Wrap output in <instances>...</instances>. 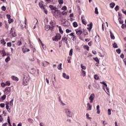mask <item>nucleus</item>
I'll list each match as a JSON object with an SVG mask.
<instances>
[{
  "label": "nucleus",
  "mask_w": 126,
  "mask_h": 126,
  "mask_svg": "<svg viewBox=\"0 0 126 126\" xmlns=\"http://www.w3.org/2000/svg\"><path fill=\"white\" fill-rule=\"evenodd\" d=\"M62 13H61V11L60 10H55L54 16L56 18H60L61 17Z\"/></svg>",
  "instance_id": "nucleus-1"
},
{
  "label": "nucleus",
  "mask_w": 126,
  "mask_h": 126,
  "mask_svg": "<svg viewBox=\"0 0 126 126\" xmlns=\"http://www.w3.org/2000/svg\"><path fill=\"white\" fill-rule=\"evenodd\" d=\"M62 38V35L60 34H57L53 38V40L58 42L59 40H61Z\"/></svg>",
  "instance_id": "nucleus-2"
},
{
  "label": "nucleus",
  "mask_w": 126,
  "mask_h": 126,
  "mask_svg": "<svg viewBox=\"0 0 126 126\" xmlns=\"http://www.w3.org/2000/svg\"><path fill=\"white\" fill-rule=\"evenodd\" d=\"M89 99L90 100V103H93V101H94V99H95V94H92L89 97Z\"/></svg>",
  "instance_id": "nucleus-3"
},
{
  "label": "nucleus",
  "mask_w": 126,
  "mask_h": 126,
  "mask_svg": "<svg viewBox=\"0 0 126 126\" xmlns=\"http://www.w3.org/2000/svg\"><path fill=\"white\" fill-rule=\"evenodd\" d=\"M10 92H11V88L10 87H6L4 91L5 94L7 95L8 94H9Z\"/></svg>",
  "instance_id": "nucleus-4"
},
{
  "label": "nucleus",
  "mask_w": 126,
  "mask_h": 126,
  "mask_svg": "<svg viewBox=\"0 0 126 126\" xmlns=\"http://www.w3.org/2000/svg\"><path fill=\"white\" fill-rule=\"evenodd\" d=\"M65 114H66L68 117H71V116H72V113L70 112V111L68 109H65Z\"/></svg>",
  "instance_id": "nucleus-5"
},
{
  "label": "nucleus",
  "mask_w": 126,
  "mask_h": 126,
  "mask_svg": "<svg viewBox=\"0 0 126 126\" xmlns=\"http://www.w3.org/2000/svg\"><path fill=\"white\" fill-rule=\"evenodd\" d=\"M23 85L25 86H26V85H27L28 84V78H27V77H24L23 78Z\"/></svg>",
  "instance_id": "nucleus-6"
},
{
  "label": "nucleus",
  "mask_w": 126,
  "mask_h": 126,
  "mask_svg": "<svg viewBox=\"0 0 126 126\" xmlns=\"http://www.w3.org/2000/svg\"><path fill=\"white\" fill-rule=\"evenodd\" d=\"M10 34H12V36H13V37H16V33H15L14 28H12L11 29V31H10Z\"/></svg>",
  "instance_id": "nucleus-7"
},
{
  "label": "nucleus",
  "mask_w": 126,
  "mask_h": 126,
  "mask_svg": "<svg viewBox=\"0 0 126 126\" xmlns=\"http://www.w3.org/2000/svg\"><path fill=\"white\" fill-rule=\"evenodd\" d=\"M25 23H23L21 25V28L22 29H24V28H26V18H25Z\"/></svg>",
  "instance_id": "nucleus-8"
},
{
  "label": "nucleus",
  "mask_w": 126,
  "mask_h": 126,
  "mask_svg": "<svg viewBox=\"0 0 126 126\" xmlns=\"http://www.w3.org/2000/svg\"><path fill=\"white\" fill-rule=\"evenodd\" d=\"M92 110V105L90 103H87V111H91Z\"/></svg>",
  "instance_id": "nucleus-9"
},
{
  "label": "nucleus",
  "mask_w": 126,
  "mask_h": 126,
  "mask_svg": "<svg viewBox=\"0 0 126 126\" xmlns=\"http://www.w3.org/2000/svg\"><path fill=\"white\" fill-rule=\"evenodd\" d=\"M93 86L94 87V88H96V89H97L98 90L100 89V86L97 83H95L94 84Z\"/></svg>",
  "instance_id": "nucleus-10"
},
{
  "label": "nucleus",
  "mask_w": 126,
  "mask_h": 126,
  "mask_svg": "<svg viewBox=\"0 0 126 126\" xmlns=\"http://www.w3.org/2000/svg\"><path fill=\"white\" fill-rule=\"evenodd\" d=\"M62 41H63L64 42H65V44H66V45H67L68 43L67 42V37H66V36H63L62 37Z\"/></svg>",
  "instance_id": "nucleus-11"
},
{
  "label": "nucleus",
  "mask_w": 126,
  "mask_h": 126,
  "mask_svg": "<svg viewBox=\"0 0 126 126\" xmlns=\"http://www.w3.org/2000/svg\"><path fill=\"white\" fill-rule=\"evenodd\" d=\"M63 78H65V79H69V76L66 75L65 73H63Z\"/></svg>",
  "instance_id": "nucleus-12"
},
{
  "label": "nucleus",
  "mask_w": 126,
  "mask_h": 126,
  "mask_svg": "<svg viewBox=\"0 0 126 126\" xmlns=\"http://www.w3.org/2000/svg\"><path fill=\"white\" fill-rule=\"evenodd\" d=\"M88 26H89V27L87 28V29L90 32V31H91V29H92V26H93V24L92 23H91L90 25H88Z\"/></svg>",
  "instance_id": "nucleus-13"
},
{
  "label": "nucleus",
  "mask_w": 126,
  "mask_h": 126,
  "mask_svg": "<svg viewBox=\"0 0 126 126\" xmlns=\"http://www.w3.org/2000/svg\"><path fill=\"white\" fill-rule=\"evenodd\" d=\"M22 51H23V53H26V52H30V49H28L26 47H24L22 49Z\"/></svg>",
  "instance_id": "nucleus-14"
},
{
  "label": "nucleus",
  "mask_w": 126,
  "mask_h": 126,
  "mask_svg": "<svg viewBox=\"0 0 126 126\" xmlns=\"http://www.w3.org/2000/svg\"><path fill=\"white\" fill-rule=\"evenodd\" d=\"M50 24L51 25V26H50L51 29H50L52 31L55 28V25H54V22H53V21L50 22Z\"/></svg>",
  "instance_id": "nucleus-15"
},
{
  "label": "nucleus",
  "mask_w": 126,
  "mask_h": 126,
  "mask_svg": "<svg viewBox=\"0 0 126 126\" xmlns=\"http://www.w3.org/2000/svg\"><path fill=\"white\" fill-rule=\"evenodd\" d=\"M94 40L96 42H100V36L99 35L95 36Z\"/></svg>",
  "instance_id": "nucleus-16"
},
{
  "label": "nucleus",
  "mask_w": 126,
  "mask_h": 126,
  "mask_svg": "<svg viewBox=\"0 0 126 126\" xmlns=\"http://www.w3.org/2000/svg\"><path fill=\"white\" fill-rule=\"evenodd\" d=\"M50 29L51 30V26H50V25H46L45 26V30H46V31H49V30Z\"/></svg>",
  "instance_id": "nucleus-17"
},
{
  "label": "nucleus",
  "mask_w": 126,
  "mask_h": 126,
  "mask_svg": "<svg viewBox=\"0 0 126 126\" xmlns=\"http://www.w3.org/2000/svg\"><path fill=\"white\" fill-rule=\"evenodd\" d=\"M49 7L52 10H57V7L54 6V5H50L49 6Z\"/></svg>",
  "instance_id": "nucleus-18"
},
{
  "label": "nucleus",
  "mask_w": 126,
  "mask_h": 126,
  "mask_svg": "<svg viewBox=\"0 0 126 126\" xmlns=\"http://www.w3.org/2000/svg\"><path fill=\"white\" fill-rule=\"evenodd\" d=\"M50 63L47 61L42 62V64L43 66H47Z\"/></svg>",
  "instance_id": "nucleus-19"
},
{
  "label": "nucleus",
  "mask_w": 126,
  "mask_h": 126,
  "mask_svg": "<svg viewBox=\"0 0 126 126\" xmlns=\"http://www.w3.org/2000/svg\"><path fill=\"white\" fill-rule=\"evenodd\" d=\"M97 114H100V105H98L96 106Z\"/></svg>",
  "instance_id": "nucleus-20"
},
{
  "label": "nucleus",
  "mask_w": 126,
  "mask_h": 126,
  "mask_svg": "<svg viewBox=\"0 0 126 126\" xmlns=\"http://www.w3.org/2000/svg\"><path fill=\"white\" fill-rule=\"evenodd\" d=\"M109 32H110V37H111V39L114 40L115 39V36L114 35V34H113L112 33V32H111V30H110Z\"/></svg>",
  "instance_id": "nucleus-21"
},
{
  "label": "nucleus",
  "mask_w": 126,
  "mask_h": 126,
  "mask_svg": "<svg viewBox=\"0 0 126 126\" xmlns=\"http://www.w3.org/2000/svg\"><path fill=\"white\" fill-rule=\"evenodd\" d=\"M81 75L82 76H85V75H86V72H85V71L82 69L81 70Z\"/></svg>",
  "instance_id": "nucleus-22"
},
{
  "label": "nucleus",
  "mask_w": 126,
  "mask_h": 126,
  "mask_svg": "<svg viewBox=\"0 0 126 126\" xmlns=\"http://www.w3.org/2000/svg\"><path fill=\"white\" fill-rule=\"evenodd\" d=\"M81 19H82V22L83 24L86 25L87 23L86 22V21L85 20L83 19V17H81Z\"/></svg>",
  "instance_id": "nucleus-23"
},
{
  "label": "nucleus",
  "mask_w": 126,
  "mask_h": 126,
  "mask_svg": "<svg viewBox=\"0 0 126 126\" xmlns=\"http://www.w3.org/2000/svg\"><path fill=\"white\" fill-rule=\"evenodd\" d=\"M76 34L77 35H81L82 34V31L79 30L76 32Z\"/></svg>",
  "instance_id": "nucleus-24"
},
{
  "label": "nucleus",
  "mask_w": 126,
  "mask_h": 126,
  "mask_svg": "<svg viewBox=\"0 0 126 126\" xmlns=\"http://www.w3.org/2000/svg\"><path fill=\"white\" fill-rule=\"evenodd\" d=\"M39 5L40 6V8H44L45 7H44V6L43 5V2H40L39 3Z\"/></svg>",
  "instance_id": "nucleus-25"
},
{
  "label": "nucleus",
  "mask_w": 126,
  "mask_h": 126,
  "mask_svg": "<svg viewBox=\"0 0 126 126\" xmlns=\"http://www.w3.org/2000/svg\"><path fill=\"white\" fill-rule=\"evenodd\" d=\"M11 78H12V79H13V80H16V81H18V78H17L14 76H11Z\"/></svg>",
  "instance_id": "nucleus-26"
},
{
  "label": "nucleus",
  "mask_w": 126,
  "mask_h": 126,
  "mask_svg": "<svg viewBox=\"0 0 126 126\" xmlns=\"http://www.w3.org/2000/svg\"><path fill=\"white\" fill-rule=\"evenodd\" d=\"M115 4L114 2H112L110 4V7L111 8H114V6H115Z\"/></svg>",
  "instance_id": "nucleus-27"
},
{
  "label": "nucleus",
  "mask_w": 126,
  "mask_h": 126,
  "mask_svg": "<svg viewBox=\"0 0 126 126\" xmlns=\"http://www.w3.org/2000/svg\"><path fill=\"white\" fill-rule=\"evenodd\" d=\"M5 105H6V110H8V109H9V102H6Z\"/></svg>",
  "instance_id": "nucleus-28"
},
{
  "label": "nucleus",
  "mask_w": 126,
  "mask_h": 126,
  "mask_svg": "<svg viewBox=\"0 0 126 126\" xmlns=\"http://www.w3.org/2000/svg\"><path fill=\"white\" fill-rule=\"evenodd\" d=\"M120 24H123L124 23V21H122V18L120 17L118 19Z\"/></svg>",
  "instance_id": "nucleus-29"
},
{
  "label": "nucleus",
  "mask_w": 126,
  "mask_h": 126,
  "mask_svg": "<svg viewBox=\"0 0 126 126\" xmlns=\"http://www.w3.org/2000/svg\"><path fill=\"white\" fill-rule=\"evenodd\" d=\"M9 61H10V58L9 57H7L5 59V62L6 63H8V62H9Z\"/></svg>",
  "instance_id": "nucleus-30"
},
{
  "label": "nucleus",
  "mask_w": 126,
  "mask_h": 126,
  "mask_svg": "<svg viewBox=\"0 0 126 126\" xmlns=\"http://www.w3.org/2000/svg\"><path fill=\"white\" fill-rule=\"evenodd\" d=\"M94 78L95 79V80H98V79H99V76H98L97 74H95L94 76Z\"/></svg>",
  "instance_id": "nucleus-31"
},
{
  "label": "nucleus",
  "mask_w": 126,
  "mask_h": 126,
  "mask_svg": "<svg viewBox=\"0 0 126 126\" xmlns=\"http://www.w3.org/2000/svg\"><path fill=\"white\" fill-rule=\"evenodd\" d=\"M81 67L82 70L84 69V70H85V69H86V66L83 65V64H81Z\"/></svg>",
  "instance_id": "nucleus-32"
},
{
  "label": "nucleus",
  "mask_w": 126,
  "mask_h": 126,
  "mask_svg": "<svg viewBox=\"0 0 126 126\" xmlns=\"http://www.w3.org/2000/svg\"><path fill=\"white\" fill-rule=\"evenodd\" d=\"M59 32L61 34H63V30H62V27H59Z\"/></svg>",
  "instance_id": "nucleus-33"
},
{
  "label": "nucleus",
  "mask_w": 126,
  "mask_h": 126,
  "mask_svg": "<svg viewBox=\"0 0 126 126\" xmlns=\"http://www.w3.org/2000/svg\"><path fill=\"white\" fill-rule=\"evenodd\" d=\"M84 48L86 49V50H87V51H89V46H88V45H84Z\"/></svg>",
  "instance_id": "nucleus-34"
},
{
  "label": "nucleus",
  "mask_w": 126,
  "mask_h": 126,
  "mask_svg": "<svg viewBox=\"0 0 126 126\" xmlns=\"http://www.w3.org/2000/svg\"><path fill=\"white\" fill-rule=\"evenodd\" d=\"M95 14H99V12H98V8L97 7L95 8Z\"/></svg>",
  "instance_id": "nucleus-35"
},
{
  "label": "nucleus",
  "mask_w": 126,
  "mask_h": 126,
  "mask_svg": "<svg viewBox=\"0 0 126 126\" xmlns=\"http://www.w3.org/2000/svg\"><path fill=\"white\" fill-rule=\"evenodd\" d=\"M28 122H29V123H31V124H33V120L32 119H31V118H29L28 119Z\"/></svg>",
  "instance_id": "nucleus-36"
},
{
  "label": "nucleus",
  "mask_w": 126,
  "mask_h": 126,
  "mask_svg": "<svg viewBox=\"0 0 126 126\" xmlns=\"http://www.w3.org/2000/svg\"><path fill=\"white\" fill-rule=\"evenodd\" d=\"M58 69H59L60 70L61 69H62V63H61L60 64H59V65L58 66Z\"/></svg>",
  "instance_id": "nucleus-37"
},
{
  "label": "nucleus",
  "mask_w": 126,
  "mask_h": 126,
  "mask_svg": "<svg viewBox=\"0 0 126 126\" xmlns=\"http://www.w3.org/2000/svg\"><path fill=\"white\" fill-rule=\"evenodd\" d=\"M10 106H13V99H12L9 102Z\"/></svg>",
  "instance_id": "nucleus-38"
},
{
  "label": "nucleus",
  "mask_w": 126,
  "mask_h": 126,
  "mask_svg": "<svg viewBox=\"0 0 126 126\" xmlns=\"http://www.w3.org/2000/svg\"><path fill=\"white\" fill-rule=\"evenodd\" d=\"M73 26H74V27H77L78 25H77V23H76V22H74L73 23Z\"/></svg>",
  "instance_id": "nucleus-39"
},
{
  "label": "nucleus",
  "mask_w": 126,
  "mask_h": 126,
  "mask_svg": "<svg viewBox=\"0 0 126 126\" xmlns=\"http://www.w3.org/2000/svg\"><path fill=\"white\" fill-rule=\"evenodd\" d=\"M21 44H22V42H21V41H20V40L18 41V42L17 43V46H20V45H21Z\"/></svg>",
  "instance_id": "nucleus-40"
},
{
  "label": "nucleus",
  "mask_w": 126,
  "mask_h": 126,
  "mask_svg": "<svg viewBox=\"0 0 126 126\" xmlns=\"http://www.w3.org/2000/svg\"><path fill=\"white\" fill-rule=\"evenodd\" d=\"M71 60V57H68L67 61L68 63H71L70 62V60Z\"/></svg>",
  "instance_id": "nucleus-41"
},
{
  "label": "nucleus",
  "mask_w": 126,
  "mask_h": 126,
  "mask_svg": "<svg viewBox=\"0 0 126 126\" xmlns=\"http://www.w3.org/2000/svg\"><path fill=\"white\" fill-rule=\"evenodd\" d=\"M1 43L2 44V45H5L6 44V42L4 41V39L1 40Z\"/></svg>",
  "instance_id": "nucleus-42"
},
{
  "label": "nucleus",
  "mask_w": 126,
  "mask_h": 126,
  "mask_svg": "<svg viewBox=\"0 0 126 126\" xmlns=\"http://www.w3.org/2000/svg\"><path fill=\"white\" fill-rule=\"evenodd\" d=\"M58 2L60 4H63V0H59Z\"/></svg>",
  "instance_id": "nucleus-43"
},
{
  "label": "nucleus",
  "mask_w": 126,
  "mask_h": 126,
  "mask_svg": "<svg viewBox=\"0 0 126 126\" xmlns=\"http://www.w3.org/2000/svg\"><path fill=\"white\" fill-rule=\"evenodd\" d=\"M73 53V50L71 49L69 52V56H72V53Z\"/></svg>",
  "instance_id": "nucleus-44"
},
{
  "label": "nucleus",
  "mask_w": 126,
  "mask_h": 126,
  "mask_svg": "<svg viewBox=\"0 0 126 126\" xmlns=\"http://www.w3.org/2000/svg\"><path fill=\"white\" fill-rule=\"evenodd\" d=\"M8 21V23H9V24H10V23H11V22H13V19H9Z\"/></svg>",
  "instance_id": "nucleus-45"
},
{
  "label": "nucleus",
  "mask_w": 126,
  "mask_h": 126,
  "mask_svg": "<svg viewBox=\"0 0 126 126\" xmlns=\"http://www.w3.org/2000/svg\"><path fill=\"white\" fill-rule=\"evenodd\" d=\"M113 46V48H118V45H117V44L115 42L114 43Z\"/></svg>",
  "instance_id": "nucleus-46"
},
{
  "label": "nucleus",
  "mask_w": 126,
  "mask_h": 126,
  "mask_svg": "<svg viewBox=\"0 0 126 126\" xmlns=\"http://www.w3.org/2000/svg\"><path fill=\"white\" fill-rule=\"evenodd\" d=\"M62 45H63V40L59 41V47L61 48L62 47Z\"/></svg>",
  "instance_id": "nucleus-47"
},
{
  "label": "nucleus",
  "mask_w": 126,
  "mask_h": 126,
  "mask_svg": "<svg viewBox=\"0 0 126 126\" xmlns=\"http://www.w3.org/2000/svg\"><path fill=\"white\" fill-rule=\"evenodd\" d=\"M7 47H11V46H12L11 42L7 43Z\"/></svg>",
  "instance_id": "nucleus-48"
},
{
  "label": "nucleus",
  "mask_w": 126,
  "mask_h": 126,
  "mask_svg": "<svg viewBox=\"0 0 126 126\" xmlns=\"http://www.w3.org/2000/svg\"><path fill=\"white\" fill-rule=\"evenodd\" d=\"M119 9V5H116V6L115 7V10H116V11H118Z\"/></svg>",
  "instance_id": "nucleus-49"
},
{
  "label": "nucleus",
  "mask_w": 126,
  "mask_h": 126,
  "mask_svg": "<svg viewBox=\"0 0 126 126\" xmlns=\"http://www.w3.org/2000/svg\"><path fill=\"white\" fill-rule=\"evenodd\" d=\"M121 52V51L120 49H118L116 50V52L117 53V54H120Z\"/></svg>",
  "instance_id": "nucleus-50"
},
{
  "label": "nucleus",
  "mask_w": 126,
  "mask_h": 126,
  "mask_svg": "<svg viewBox=\"0 0 126 126\" xmlns=\"http://www.w3.org/2000/svg\"><path fill=\"white\" fill-rule=\"evenodd\" d=\"M6 98V95L5 94H4L2 97L1 99L2 100H5V99Z\"/></svg>",
  "instance_id": "nucleus-51"
},
{
  "label": "nucleus",
  "mask_w": 126,
  "mask_h": 126,
  "mask_svg": "<svg viewBox=\"0 0 126 126\" xmlns=\"http://www.w3.org/2000/svg\"><path fill=\"white\" fill-rule=\"evenodd\" d=\"M1 108H4V106H5V104L4 103H1L0 104Z\"/></svg>",
  "instance_id": "nucleus-52"
},
{
  "label": "nucleus",
  "mask_w": 126,
  "mask_h": 126,
  "mask_svg": "<svg viewBox=\"0 0 126 126\" xmlns=\"http://www.w3.org/2000/svg\"><path fill=\"white\" fill-rule=\"evenodd\" d=\"M62 9L63 10H66V9H67L66 6H63L62 8Z\"/></svg>",
  "instance_id": "nucleus-53"
},
{
  "label": "nucleus",
  "mask_w": 126,
  "mask_h": 126,
  "mask_svg": "<svg viewBox=\"0 0 126 126\" xmlns=\"http://www.w3.org/2000/svg\"><path fill=\"white\" fill-rule=\"evenodd\" d=\"M1 9L2 10H3V11H5V10H6V8L4 6H2L1 7Z\"/></svg>",
  "instance_id": "nucleus-54"
},
{
  "label": "nucleus",
  "mask_w": 126,
  "mask_h": 126,
  "mask_svg": "<svg viewBox=\"0 0 126 126\" xmlns=\"http://www.w3.org/2000/svg\"><path fill=\"white\" fill-rule=\"evenodd\" d=\"M86 118L87 119H88V120H90V119H91L90 117H89V114L88 113L86 114Z\"/></svg>",
  "instance_id": "nucleus-55"
},
{
  "label": "nucleus",
  "mask_w": 126,
  "mask_h": 126,
  "mask_svg": "<svg viewBox=\"0 0 126 126\" xmlns=\"http://www.w3.org/2000/svg\"><path fill=\"white\" fill-rule=\"evenodd\" d=\"M70 32H71V30H69V29L66 30V33H70Z\"/></svg>",
  "instance_id": "nucleus-56"
},
{
  "label": "nucleus",
  "mask_w": 126,
  "mask_h": 126,
  "mask_svg": "<svg viewBox=\"0 0 126 126\" xmlns=\"http://www.w3.org/2000/svg\"><path fill=\"white\" fill-rule=\"evenodd\" d=\"M7 121H8V123L9 124V125H10L11 123H10V119H9V116L8 117Z\"/></svg>",
  "instance_id": "nucleus-57"
},
{
  "label": "nucleus",
  "mask_w": 126,
  "mask_h": 126,
  "mask_svg": "<svg viewBox=\"0 0 126 126\" xmlns=\"http://www.w3.org/2000/svg\"><path fill=\"white\" fill-rule=\"evenodd\" d=\"M94 60L96 63H99V59L97 58H94Z\"/></svg>",
  "instance_id": "nucleus-58"
},
{
  "label": "nucleus",
  "mask_w": 126,
  "mask_h": 126,
  "mask_svg": "<svg viewBox=\"0 0 126 126\" xmlns=\"http://www.w3.org/2000/svg\"><path fill=\"white\" fill-rule=\"evenodd\" d=\"M69 35V36H72L73 37H75V35H74V32H71Z\"/></svg>",
  "instance_id": "nucleus-59"
},
{
  "label": "nucleus",
  "mask_w": 126,
  "mask_h": 126,
  "mask_svg": "<svg viewBox=\"0 0 126 126\" xmlns=\"http://www.w3.org/2000/svg\"><path fill=\"white\" fill-rule=\"evenodd\" d=\"M5 85H6V84H5L4 83H1V86L2 87H4V86H5Z\"/></svg>",
  "instance_id": "nucleus-60"
},
{
  "label": "nucleus",
  "mask_w": 126,
  "mask_h": 126,
  "mask_svg": "<svg viewBox=\"0 0 126 126\" xmlns=\"http://www.w3.org/2000/svg\"><path fill=\"white\" fill-rule=\"evenodd\" d=\"M100 83H101V84H103L105 86H107V84H106V83H105V82H101Z\"/></svg>",
  "instance_id": "nucleus-61"
},
{
  "label": "nucleus",
  "mask_w": 126,
  "mask_h": 126,
  "mask_svg": "<svg viewBox=\"0 0 126 126\" xmlns=\"http://www.w3.org/2000/svg\"><path fill=\"white\" fill-rule=\"evenodd\" d=\"M6 85L7 86H9L10 85V82H6Z\"/></svg>",
  "instance_id": "nucleus-62"
},
{
  "label": "nucleus",
  "mask_w": 126,
  "mask_h": 126,
  "mask_svg": "<svg viewBox=\"0 0 126 126\" xmlns=\"http://www.w3.org/2000/svg\"><path fill=\"white\" fill-rule=\"evenodd\" d=\"M6 16H7V18H8V19H10V17H11V16H10V15H9V14H7L6 15Z\"/></svg>",
  "instance_id": "nucleus-63"
},
{
  "label": "nucleus",
  "mask_w": 126,
  "mask_h": 126,
  "mask_svg": "<svg viewBox=\"0 0 126 126\" xmlns=\"http://www.w3.org/2000/svg\"><path fill=\"white\" fill-rule=\"evenodd\" d=\"M30 61L31 62H34V61H35V59H34V58H30Z\"/></svg>",
  "instance_id": "nucleus-64"
}]
</instances>
